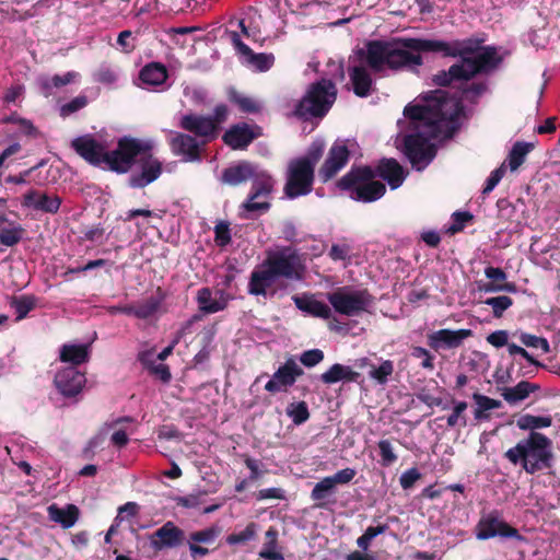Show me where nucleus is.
I'll return each mask as SVG.
<instances>
[{
	"instance_id": "16",
	"label": "nucleus",
	"mask_w": 560,
	"mask_h": 560,
	"mask_svg": "<svg viewBox=\"0 0 560 560\" xmlns=\"http://www.w3.org/2000/svg\"><path fill=\"white\" fill-rule=\"evenodd\" d=\"M350 150L342 141H335L329 148L324 163L318 170V177L323 183L332 179L350 160Z\"/></svg>"
},
{
	"instance_id": "47",
	"label": "nucleus",
	"mask_w": 560,
	"mask_h": 560,
	"mask_svg": "<svg viewBox=\"0 0 560 560\" xmlns=\"http://www.w3.org/2000/svg\"><path fill=\"white\" fill-rule=\"evenodd\" d=\"M23 234L24 229L21 225H15L11 229L2 228L0 229V243L12 247L21 242Z\"/></svg>"
},
{
	"instance_id": "36",
	"label": "nucleus",
	"mask_w": 560,
	"mask_h": 560,
	"mask_svg": "<svg viewBox=\"0 0 560 560\" xmlns=\"http://www.w3.org/2000/svg\"><path fill=\"white\" fill-rule=\"evenodd\" d=\"M361 368L370 365L369 376L376 381L377 384L384 385L388 382V377L394 373V362L392 360H383L378 366L369 363L368 358L361 359L359 364Z\"/></svg>"
},
{
	"instance_id": "13",
	"label": "nucleus",
	"mask_w": 560,
	"mask_h": 560,
	"mask_svg": "<svg viewBox=\"0 0 560 560\" xmlns=\"http://www.w3.org/2000/svg\"><path fill=\"white\" fill-rule=\"evenodd\" d=\"M327 300L337 313L346 316L359 315L373 303V296L366 289L357 291L337 289L327 294Z\"/></svg>"
},
{
	"instance_id": "35",
	"label": "nucleus",
	"mask_w": 560,
	"mask_h": 560,
	"mask_svg": "<svg viewBox=\"0 0 560 560\" xmlns=\"http://www.w3.org/2000/svg\"><path fill=\"white\" fill-rule=\"evenodd\" d=\"M472 399L476 404V408L474 410V417L476 420H489L490 419V410L498 409L501 407V401L490 398L486 395L474 393Z\"/></svg>"
},
{
	"instance_id": "7",
	"label": "nucleus",
	"mask_w": 560,
	"mask_h": 560,
	"mask_svg": "<svg viewBox=\"0 0 560 560\" xmlns=\"http://www.w3.org/2000/svg\"><path fill=\"white\" fill-rule=\"evenodd\" d=\"M325 150L323 141H313L305 155L289 162L284 194L290 199L306 196L313 190L315 180V166L322 159Z\"/></svg>"
},
{
	"instance_id": "55",
	"label": "nucleus",
	"mask_w": 560,
	"mask_h": 560,
	"mask_svg": "<svg viewBox=\"0 0 560 560\" xmlns=\"http://www.w3.org/2000/svg\"><path fill=\"white\" fill-rule=\"evenodd\" d=\"M411 355L417 359H422L421 366L425 370H434V355L423 347L415 346L411 348Z\"/></svg>"
},
{
	"instance_id": "34",
	"label": "nucleus",
	"mask_w": 560,
	"mask_h": 560,
	"mask_svg": "<svg viewBox=\"0 0 560 560\" xmlns=\"http://www.w3.org/2000/svg\"><path fill=\"white\" fill-rule=\"evenodd\" d=\"M540 389L538 384L521 381L513 387H506L502 392L503 399L510 404H516L526 399L532 393Z\"/></svg>"
},
{
	"instance_id": "14",
	"label": "nucleus",
	"mask_w": 560,
	"mask_h": 560,
	"mask_svg": "<svg viewBox=\"0 0 560 560\" xmlns=\"http://www.w3.org/2000/svg\"><path fill=\"white\" fill-rule=\"evenodd\" d=\"M136 163H138L140 172L129 176L128 186L131 188H144L155 182L163 172L162 162L151 151L140 154Z\"/></svg>"
},
{
	"instance_id": "17",
	"label": "nucleus",
	"mask_w": 560,
	"mask_h": 560,
	"mask_svg": "<svg viewBox=\"0 0 560 560\" xmlns=\"http://www.w3.org/2000/svg\"><path fill=\"white\" fill-rule=\"evenodd\" d=\"M178 126L183 130L191 133L196 139L202 138L203 145L218 138L215 125L210 120L209 116L194 113L186 114L180 117Z\"/></svg>"
},
{
	"instance_id": "30",
	"label": "nucleus",
	"mask_w": 560,
	"mask_h": 560,
	"mask_svg": "<svg viewBox=\"0 0 560 560\" xmlns=\"http://www.w3.org/2000/svg\"><path fill=\"white\" fill-rule=\"evenodd\" d=\"M359 377L360 373L353 371L350 366L335 363L320 375V381L324 384L330 385L340 381L357 382Z\"/></svg>"
},
{
	"instance_id": "8",
	"label": "nucleus",
	"mask_w": 560,
	"mask_h": 560,
	"mask_svg": "<svg viewBox=\"0 0 560 560\" xmlns=\"http://www.w3.org/2000/svg\"><path fill=\"white\" fill-rule=\"evenodd\" d=\"M337 97L335 83L320 79L308 85L305 95L294 108V115L303 120L323 118L327 115Z\"/></svg>"
},
{
	"instance_id": "3",
	"label": "nucleus",
	"mask_w": 560,
	"mask_h": 560,
	"mask_svg": "<svg viewBox=\"0 0 560 560\" xmlns=\"http://www.w3.org/2000/svg\"><path fill=\"white\" fill-rule=\"evenodd\" d=\"M447 50L448 47L442 39L397 37L390 40H369L365 48L357 50V56L373 72H380L384 68L400 71L421 67L423 52Z\"/></svg>"
},
{
	"instance_id": "46",
	"label": "nucleus",
	"mask_w": 560,
	"mask_h": 560,
	"mask_svg": "<svg viewBox=\"0 0 560 560\" xmlns=\"http://www.w3.org/2000/svg\"><path fill=\"white\" fill-rule=\"evenodd\" d=\"M147 353H142L139 357L140 362L150 371L151 374H154L159 377L163 383H168L172 378V374L168 365L166 364H154L153 362H149L145 359Z\"/></svg>"
},
{
	"instance_id": "41",
	"label": "nucleus",
	"mask_w": 560,
	"mask_h": 560,
	"mask_svg": "<svg viewBox=\"0 0 560 560\" xmlns=\"http://www.w3.org/2000/svg\"><path fill=\"white\" fill-rule=\"evenodd\" d=\"M287 415L295 425H301L310 419L308 406L305 401L291 402L287 407Z\"/></svg>"
},
{
	"instance_id": "1",
	"label": "nucleus",
	"mask_w": 560,
	"mask_h": 560,
	"mask_svg": "<svg viewBox=\"0 0 560 560\" xmlns=\"http://www.w3.org/2000/svg\"><path fill=\"white\" fill-rule=\"evenodd\" d=\"M460 97L444 90L422 94V104H408L404 115L408 119L424 121L431 137L452 138L457 130V119L464 110L463 101L477 104L488 91L486 81L463 82L458 89Z\"/></svg>"
},
{
	"instance_id": "10",
	"label": "nucleus",
	"mask_w": 560,
	"mask_h": 560,
	"mask_svg": "<svg viewBox=\"0 0 560 560\" xmlns=\"http://www.w3.org/2000/svg\"><path fill=\"white\" fill-rule=\"evenodd\" d=\"M412 124H415V127H425L427 128V135L424 136L421 132L416 133H409L404 137V149L402 152L412 165L413 168L417 171L424 170L435 158L436 155V147L435 144L429 142L428 138H432L430 136V127L425 125V122L422 120H412L409 119ZM434 139L436 137H433ZM444 138L445 137H440Z\"/></svg>"
},
{
	"instance_id": "26",
	"label": "nucleus",
	"mask_w": 560,
	"mask_h": 560,
	"mask_svg": "<svg viewBox=\"0 0 560 560\" xmlns=\"http://www.w3.org/2000/svg\"><path fill=\"white\" fill-rule=\"evenodd\" d=\"M34 194H24L21 205L24 208L42 211L44 213L56 214L62 203V199L57 195H49L47 192H39L38 202L33 203L32 197Z\"/></svg>"
},
{
	"instance_id": "27",
	"label": "nucleus",
	"mask_w": 560,
	"mask_h": 560,
	"mask_svg": "<svg viewBox=\"0 0 560 560\" xmlns=\"http://www.w3.org/2000/svg\"><path fill=\"white\" fill-rule=\"evenodd\" d=\"M348 72L354 94L359 97H366L373 84V80L368 70L362 66H354L349 68Z\"/></svg>"
},
{
	"instance_id": "39",
	"label": "nucleus",
	"mask_w": 560,
	"mask_h": 560,
	"mask_svg": "<svg viewBox=\"0 0 560 560\" xmlns=\"http://www.w3.org/2000/svg\"><path fill=\"white\" fill-rule=\"evenodd\" d=\"M534 149V144L524 141H516L509 155L508 162L509 167L512 172L518 170V167L525 162L527 154Z\"/></svg>"
},
{
	"instance_id": "24",
	"label": "nucleus",
	"mask_w": 560,
	"mask_h": 560,
	"mask_svg": "<svg viewBox=\"0 0 560 560\" xmlns=\"http://www.w3.org/2000/svg\"><path fill=\"white\" fill-rule=\"evenodd\" d=\"M255 166L250 161H240L222 171L221 182L232 187L242 185L250 179Z\"/></svg>"
},
{
	"instance_id": "23",
	"label": "nucleus",
	"mask_w": 560,
	"mask_h": 560,
	"mask_svg": "<svg viewBox=\"0 0 560 560\" xmlns=\"http://www.w3.org/2000/svg\"><path fill=\"white\" fill-rule=\"evenodd\" d=\"M471 336V329L452 330L443 328L428 336V345L435 351H438L442 346L448 349H454L458 348L465 339Z\"/></svg>"
},
{
	"instance_id": "12",
	"label": "nucleus",
	"mask_w": 560,
	"mask_h": 560,
	"mask_svg": "<svg viewBox=\"0 0 560 560\" xmlns=\"http://www.w3.org/2000/svg\"><path fill=\"white\" fill-rule=\"evenodd\" d=\"M249 180L252 182L250 191L247 199L241 205V209L246 212H268L271 208L270 201H257V199L270 197L275 185L272 176L256 164Z\"/></svg>"
},
{
	"instance_id": "5",
	"label": "nucleus",
	"mask_w": 560,
	"mask_h": 560,
	"mask_svg": "<svg viewBox=\"0 0 560 560\" xmlns=\"http://www.w3.org/2000/svg\"><path fill=\"white\" fill-rule=\"evenodd\" d=\"M551 423L550 417L521 415L516 420V425L521 430H528L529 433L526 438L521 439L515 446L504 452L503 457L512 465L521 466L529 475L552 468V441L544 433L536 431L549 428Z\"/></svg>"
},
{
	"instance_id": "64",
	"label": "nucleus",
	"mask_w": 560,
	"mask_h": 560,
	"mask_svg": "<svg viewBox=\"0 0 560 560\" xmlns=\"http://www.w3.org/2000/svg\"><path fill=\"white\" fill-rule=\"evenodd\" d=\"M487 342L493 346L494 348H502L504 346L508 347L509 343V332L508 330H495L489 334L486 338Z\"/></svg>"
},
{
	"instance_id": "61",
	"label": "nucleus",
	"mask_w": 560,
	"mask_h": 560,
	"mask_svg": "<svg viewBox=\"0 0 560 560\" xmlns=\"http://www.w3.org/2000/svg\"><path fill=\"white\" fill-rule=\"evenodd\" d=\"M420 478V471L416 467H412L401 474L399 483L404 490H408L411 489Z\"/></svg>"
},
{
	"instance_id": "38",
	"label": "nucleus",
	"mask_w": 560,
	"mask_h": 560,
	"mask_svg": "<svg viewBox=\"0 0 560 560\" xmlns=\"http://www.w3.org/2000/svg\"><path fill=\"white\" fill-rule=\"evenodd\" d=\"M163 302V298L150 296L147 300L132 305V316L139 319H149L154 316Z\"/></svg>"
},
{
	"instance_id": "22",
	"label": "nucleus",
	"mask_w": 560,
	"mask_h": 560,
	"mask_svg": "<svg viewBox=\"0 0 560 560\" xmlns=\"http://www.w3.org/2000/svg\"><path fill=\"white\" fill-rule=\"evenodd\" d=\"M184 530L171 521L163 524L150 536L151 547L156 551L179 547L184 544Z\"/></svg>"
},
{
	"instance_id": "52",
	"label": "nucleus",
	"mask_w": 560,
	"mask_h": 560,
	"mask_svg": "<svg viewBox=\"0 0 560 560\" xmlns=\"http://www.w3.org/2000/svg\"><path fill=\"white\" fill-rule=\"evenodd\" d=\"M231 241H232V236H231L230 223L226 221H220L214 226L215 245L221 248H224L231 243Z\"/></svg>"
},
{
	"instance_id": "40",
	"label": "nucleus",
	"mask_w": 560,
	"mask_h": 560,
	"mask_svg": "<svg viewBox=\"0 0 560 560\" xmlns=\"http://www.w3.org/2000/svg\"><path fill=\"white\" fill-rule=\"evenodd\" d=\"M229 101L236 105L242 113L254 114L259 112V104L250 96H246L235 89H230L228 92Z\"/></svg>"
},
{
	"instance_id": "48",
	"label": "nucleus",
	"mask_w": 560,
	"mask_h": 560,
	"mask_svg": "<svg viewBox=\"0 0 560 560\" xmlns=\"http://www.w3.org/2000/svg\"><path fill=\"white\" fill-rule=\"evenodd\" d=\"M257 524L250 522L247 524L244 530L240 533H232L226 537V542L229 545H238L245 544L249 540H253L256 537Z\"/></svg>"
},
{
	"instance_id": "37",
	"label": "nucleus",
	"mask_w": 560,
	"mask_h": 560,
	"mask_svg": "<svg viewBox=\"0 0 560 560\" xmlns=\"http://www.w3.org/2000/svg\"><path fill=\"white\" fill-rule=\"evenodd\" d=\"M266 542L259 552V557L265 560H283V555L277 550L278 546V530L276 527L270 526L265 534Z\"/></svg>"
},
{
	"instance_id": "18",
	"label": "nucleus",
	"mask_w": 560,
	"mask_h": 560,
	"mask_svg": "<svg viewBox=\"0 0 560 560\" xmlns=\"http://www.w3.org/2000/svg\"><path fill=\"white\" fill-rule=\"evenodd\" d=\"M71 148L84 161L93 166H101L105 162V147L92 135H84L71 141Z\"/></svg>"
},
{
	"instance_id": "2",
	"label": "nucleus",
	"mask_w": 560,
	"mask_h": 560,
	"mask_svg": "<svg viewBox=\"0 0 560 560\" xmlns=\"http://www.w3.org/2000/svg\"><path fill=\"white\" fill-rule=\"evenodd\" d=\"M447 51H432L443 58H459L447 70H440L432 77L436 86H450L453 82H468L481 74H490L502 63L503 58L498 48L492 45L485 46V38L470 36L451 42L443 40Z\"/></svg>"
},
{
	"instance_id": "19",
	"label": "nucleus",
	"mask_w": 560,
	"mask_h": 560,
	"mask_svg": "<svg viewBox=\"0 0 560 560\" xmlns=\"http://www.w3.org/2000/svg\"><path fill=\"white\" fill-rule=\"evenodd\" d=\"M260 128L250 126L246 122L232 125L222 136L224 144L232 150H245L258 137H260Z\"/></svg>"
},
{
	"instance_id": "20",
	"label": "nucleus",
	"mask_w": 560,
	"mask_h": 560,
	"mask_svg": "<svg viewBox=\"0 0 560 560\" xmlns=\"http://www.w3.org/2000/svg\"><path fill=\"white\" fill-rule=\"evenodd\" d=\"M54 383L61 395L74 397L82 392L86 377L75 366H68L57 372Z\"/></svg>"
},
{
	"instance_id": "51",
	"label": "nucleus",
	"mask_w": 560,
	"mask_h": 560,
	"mask_svg": "<svg viewBox=\"0 0 560 560\" xmlns=\"http://www.w3.org/2000/svg\"><path fill=\"white\" fill-rule=\"evenodd\" d=\"M377 447L381 456V465L384 467H388L397 462L398 456L394 452L393 445L389 440H380L377 442Z\"/></svg>"
},
{
	"instance_id": "54",
	"label": "nucleus",
	"mask_w": 560,
	"mask_h": 560,
	"mask_svg": "<svg viewBox=\"0 0 560 560\" xmlns=\"http://www.w3.org/2000/svg\"><path fill=\"white\" fill-rule=\"evenodd\" d=\"M89 101L85 95H79L72 98L70 102L63 104L60 108V115L62 117L69 116L88 105Z\"/></svg>"
},
{
	"instance_id": "29",
	"label": "nucleus",
	"mask_w": 560,
	"mask_h": 560,
	"mask_svg": "<svg viewBox=\"0 0 560 560\" xmlns=\"http://www.w3.org/2000/svg\"><path fill=\"white\" fill-rule=\"evenodd\" d=\"M167 78V69L161 62H150L145 65L139 72L140 81L143 84L151 86H160L164 84Z\"/></svg>"
},
{
	"instance_id": "60",
	"label": "nucleus",
	"mask_w": 560,
	"mask_h": 560,
	"mask_svg": "<svg viewBox=\"0 0 560 560\" xmlns=\"http://www.w3.org/2000/svg\"><path fill=\"white\" fill-rule=\"evenodd\" d=\"M508 352L510 355H521L523 359H525L529 364L536 366V368H544L545 365L540 363L538 360H536L526 349L523 347H520L515 343L508 345Z\"/></svg>"
},
{
	"instance_id": "43",
	"label": "nucleus",
	"mask_w": 560,
	"mask_h": 560,
	"mask_svg": "<svg viewBox=\"0 0 560 560\" xmlns=\"http://www.w3.org/2000/svg\"><path fill=\"white\" fill-rule=\"evenodd\" d=\"M468 407L466 401H455L452 413L447 417L446 423L450 428L459 425L465 428L467 425V418L465 411Z\"/></svg>"
},
{
	"instance_id": "63",
	"label": "nucleus",
	"mask_w": 560,
	"mask_h": 560,
	"mask_svg": "<svg viewBox=\"0 0 560 560\" xmlns=\"http://www.w3.org/2000/svg\"><path fill=\"white\" fill-rule=\"evenodd\" d=\"M357 475V470L351 467L343 468L341 470H338L332 476H329L332 480L334 485H347L353 480V478Z\"/></svg>"
},
{
	"instance_id": "44",
	"label": "nucleus",
	"mask_w": 560,
	"mask_h": 560,
	"mask_svg": "<svg viewBox=\"0 0 560 560\" xmlns=\"http://www.w3.org/2000/svg\"><path fill=\"white\" fill-rule=\"evenodd\" d=\"M246 60L248 63L255 67L256 70L264 72L268 71L272 67L275 57L272 54H256L252 50V54L247 55Z\"/></svg>"
},
{
	"instance_id": "6",
	"label": "nucleus",
	"mask_w": 560,
	"mask_h": 560,
	"mask_svg": "<svg viewBox=\"0 0 560 560\" xmlns=\"http://www.w3.org/2000/svg\"><path fill=\"white\" fill-rule=\"evenodd\" d=\"M305 266L298 249L285 246L275 252H268L261 265L249 276L247 292L255 296H273L272 289L277 279L301 281L304 278Z\"/></svg>"
},
{
	"instance_id": "33",
	"label": "nucleus",
	"mask_w": 560,
	"mask_h": 560,
	"mask_svg": "<svg viewBox=\"0 0 560 560\" xmlns=\"http://www.w3.org/2000/svg\"><path fill=\"white\" fill-rule=\"evenodd\" d=\"M196 300L199 311L203 314H214L228 306L225 299H212V291L207 287L198 290Z\"/></svg>"
},
{
	"instance_id": "59",
	"label": "nucleus",
	"mask_w": 560,
	"mask_h": 560,
	"mask_svg": "<svg viewBox=\"0 0 560 560\" xmlns=\"http://www.w3.org/2000/svg\"><path fill=\"white\" fill-rule=\"evenodd\" d=\"M351 246L348 244H332L328 256L334 261L338 260H350Z\"/></svg>"
},
{
	"instance_id": "56",
	"label": "nucleus",
	"mask_w": 560,
	"mask_h": 560,
	"mask_svg": "<svg viewBox=\"0 0 560 560\" xmlns=\"http://www.w3.org/2000/svg\"><path fill=\"white\" fill-rule=\"evenodd\" d=\"M504 174H505V165L503 163L501 166H499L498 168H495L494 171H492L490 173V176L487 178L486 185L482 189V195L483 196L489 195L495 188V186L501 182Z\"/></svg>"
},
{
	"instance_id": "4",
	"label": "nucleus",
	"mask_w": 560,
	"mask_h": 560,
	"mask_svg": "<svg viewBox=\"0 0 560 560\" xmlns=\"http://www.w3.org/2000/svg\"><path fill=\"white\" fill-rule=\"evenodd\" d=\"M404 167L394 158H383L375 167L370 165H352L337 182L336 187L359 202L371 203L381 199L386 186L375 177L385 180L390 189H397L406 179Z\"/></svg>"
},
{
	"instance_id": "15",
	"label": "nucleus",
	"mask_w": 560,
	"mask_h": 560,
	"mask_svg": "<svg viewBox=\"0 0 560 560\" xmlns=\"http://www.w3.org/2000/svg\"><path fill=\"white\" fill-rule=\"evenodd\" d=\"M303 374L304 371L296 361L293 358H289L266 383L265 390L270 394L287 393Z\"/></svg>"
},
{
	"instance_id": "45",
	"label": "nucleus",
	"mask_w": 560,
	"mask_h": 560,
	"mask_svg": "<svg viewBox=\"0 0 560 560\" xmlns=\"http://www.w3.org/2000/svg\"><path fill=\"white\" fill-rule=\"evenodd\" d=\"M78 77V73L74 71H69L62 75L55 74L50 80L45 79L42 81V88L46 91V95H48V92L52 89H59L62 88L69 83H71L75 78Z\"/></svg>"
},
{
	"instance_id": "49",
	"label": "nucleus",
	"mask_w": 560,
	"mask_h": 560,
	"mask_svg": "<svg viewBox=\"0 0 560 560\" xmlns=\"http://www.w3.org/2000/svg\"><path fill=\"white\" fill-rule=\"evenodd\" d=\"M485 303L492 307V313L495 318L502 317L504 311L513 305V300L508 295H500L488 298Z\"/></svg>"
},
{
	"instance_id": "25",
	"label": "nucleus",
	"mask_w": 560,
	"mask_h": 560,
	"mask_svg": "<svg viewBox=\"0 0 560 560\" xmlns=\"http://www.w3.org/2000/svg\"><path fill=\"white\" fill-rule=\"evenodd\" d=\"M292 300L300 311L313 317L329 319L331 316L330 307L316 300L313 294L293 295Z\"/></svg>"
},
{
	"instance_id": "21",
	"label": "nucleus",
	"mask_w": 560,
	"mask_h": 560,
	"mask_svg": "<svg viewBox=\"0 0 560 560\" xmlns=\"http://www.w3.org/2000/svg\"><path fill=\"white\" fill-rule=\"evenodd\" d=\"M171 151L176 156H182L185 162L201 161V147L198 140L184 132H175L168 141Z\"/></svg>"
},
{
	"instance_id": "57",
	"label": "nucleus",
	"mask_w": 560,
	"mask_h": 560,
	"mask_svg": "<svg viewBox=\"0 0 560 560\" xmlns=\"http://www.w3.org/2000/svg\"><path fill=\"white\" fill-rule=\"evenodd\" d=\"M117 45L124 54H131L136 49V39L130 30L121 31L117 37Z\"/></svg>"
},
{
	"instance_id": "28",
	"label": "nucleus",
	"mask_w": 560,
	"mask_h": 560,
	"mask_svg": "<svg viewBox=\"0 0 560 560\" xmlns=\"http://www.w3.org/2000/svg\"><path fill=\"white\" fill-rule=\"evenodd\" d=\"M48 515L51 521L59 523L63 528H70L78 522L80 510L74 504H68L66 508L51 504L48 506Z\"/></svg>"
},
{
	"instance_id": "32",
	"label": "nucleus",
	"mask_w": 560,
	"mask_h": 560,
	"mask_svg": "<svg viewBox=\"0 0 560 560\" xmlns=\"http://www.w3.org/2000/svg\"><path fill=\"white\" fill-rule=\"evenodd\" d=\"M89 345H69L66 343L60 348L59 359L62 362L80 365L89 361Z\"/></svg>"
},
{
	"instance_id": "53",
	"label": "nucleus",
	"mask_w": 560,
	"mask_h": 560,
	"mask_svg": "<svg viewBox=\"0 0 560 560\" xmlns=\"http://www.w3.org/2000/svg\"><path fill=\"white\" fill-rule=\"evenodd\" d=\"M453 223L447 229L451 235L462 232L466 223L474 220V215L468 211H456L452 214Z\"/></svg>"
},
{
	"instance_id": "9",
	"label": "nucleus",
	"mask_w": 560,
	"mask_h": 560,
	"mask_svg": "<svg viewBox=\"0 0 560 560\" xmlns=\"http://www.w3.org/2000/svg\"><path fill=\"white\" fill-rule=\"evenodd\" d=\"M152 148L150 141L125 136L117 141L115 150L106 151L104 164L112 172L126 174L136 164L137 158L142 153H148Z\"/></svg>"
},
{
	"instance_id": "58",
	"label": "nucleus",
	"mask_w": 560,
	"mask_h": 560,
	"mask_svg": "<svg viewBox=\"0 0 560 560\" xmlns=\"http://www.w3.org/2000/svg\"><path fill=\"white\" fill-rule=\"evenodd\" d=\"M324 360V352L320 349H311L300 355V362L306 368H313Z\"/></svg>"
},
{
	"instance_id": "50",
	"label": "nucleus",
	"mask_w": 560,
	"mask_h": 560,
	"mask_svg": "<svg viewBox=\"0 0 560 560\" xmlns=\"http://www.w3.org/2000/svg\"><path fill=\"white\" fill-rule=\"evenodd\" d=\"M220 535V529L217 526H210L201 530L192 532L189 535V540L196 544H212Z\"/></svg>"
},
{
	"instance_id": "62",
	"label": "nucleus",
	"mask_w": 560,
	"mask_h": 560,
	"mask_svg": "<svg viewBox=\"0 0 560 560\" xmlns=\"http://www.w3.org/2000/svg\"><path fill=\"white\" fill-rule=\"evenodd\" d=\"M229 109L225 104H218L214 109L213 114L210 117V120L215 125V132L219 136L221 124H223L228 119Z\"/></svg>"
},
{
	"instance_id": "11",
	"label": "nucleus",
	"mask_w": 560,
	"mask_h": 560,
	"mask_svg": "<svg viewBox=\"0 0 560 560\" xmlns=\"http://www.w3.org/2000/svg\"><path fill=\"white\" fill-rule=\"evenodd\" d=\"M475 536L478 540H488L492 538L513 539L524 541L517 528L510 525L502 517V513L498 510H491L482 513L475 526Z\"/></svg>"
},
{
	"instance_id": "42",
	"label": "nucleus",
	"mask_w": 560,
	"mask_h": 560,
	"mask_svg": "<svg viewBox=\"0 0 560 560\" xmlns=\"http://www.w3.org/2000/svg\"><path fill=\"white\" fill-rule=\"evenodd\" d=\"M36 300L32 295H22L14 298L11 302V306L15 310L18 316L16 319H23L27 314L35 307Z\"/></svg>"
},
{
	"instance_id": "31",
	"label": "nucleus",
	"mask_w": 560,
	"mask_h": 560,
	"mask_svg": "<svg viewBox=\"0 0 560 560\" xmlns=\"http://www.w3.org/2000/svg\"><path fill=\"white\" fill-rule=\"evenodd\" d=\"M337 486L334 485L329 476L324 477L311 491V500L316 503L317 508H325L329 502V499L336 494Z\"/></svg>"
}]
</instances>
